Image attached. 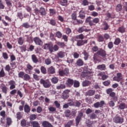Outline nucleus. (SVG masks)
Masks as SVG:
<instances>
[{
	"label": "nucleus",
	"mask_w": 127,
	"mask_h": 127,
	"mask_svg": "<svg viewBox=\"0 0 127 127\" xmlns=\"http://www.w3.org/2000/svg\"><path fill=\"white\" fill-rule=\"evenodd\" d=\"M123 80V74L122 73L118 72L117 73V75L113 77V81H116V82H120Z\"/></svg>",
	"instance_id": "9"
},
{
	"label": "nucleus",
	"mask_w": 127,
	"mask_h": 127,
	"mask_svg": "<svg viewBox=\"0 0 127 127\" xmlns=\"http://www.w3.org/2000/svg\"><path fill=\"white\" fill-rule=\"evenodd\" d=\"M91 18L92 17L88 16L85 20V23H88L89 26H94L100 22V19L98 17L93 18L92 20H91Z\"/></svg>",
	"instance_id": "1"
},
{
	"label": "nucleus",
	"mask_w": 127,
	"mask_h": 127,
	"mask_svg": "<svg viewBox=\"0 0 127 127\" xmlns=\"http://www.w3.org/2000/svg\"><path fill=\"white\" fill-rule=\"evenodd\" d=\"M73 22L72 23L73 24H74V25H77L78 24H82V23H83L84 22V21H83V20H79V19H75V20H73Z\"/></svg>",
	"instance_id": "23"
},
{
	"label": "nucleus",
	"mask_w": 127,
	"mask_h": 127,
	"mask_svg": "<svg viewBox=\"0 0 127 127\" xmlns=\"http://www.w3.org/2000/svg\"><path fill=\"white\" fill-rule=\"evenodd\" d=\"M65 52L63 51H60V52L58 53L57 55L59 57V58H64L65 57Z\"/></svg>",
	"instance_id": "34"
},
{
	"label": "nucleus",
	"mask_w": 127,
	"mask_h": 127,
	"mask_svg": "<svg viewBox=\"0 0 127 127\" xmlns=\"http://www.w3.org/2000/svg\"><path fill=\"white\" fill-rule=\"evenodd\" d=\"M118 31L120 33H125L126 32V28L124 26H122L119 27Z\"/></svg>",
	"instance_id": "32"
},
{
	"label": "nucleus",
	"mask_w": 127,
	"mask_h": 127,
	"mask_svg": "<svg viewBox=\"0 0 127 127\" xmlns=\"http://www.w3.org/2000/svg\"><path fill=\"white\" fill-rule=\"evenodd\" d=\"M40 84L41 85H43L44 88H50L51 86V82L49 81V80H44L43 78H41L39 81Z\"/></svg>",
	"instance_id": "3"
},
{
	"label": "nucleus",
	"mask_w": 127,
	"mask_h": 127,
	"mask_svg": "<svg viewBox=\"0 0 127 127\" xmlns=\"http://www.w3.org/2000/svg\"><path fill=\"white\" fill-rule=\"evenodd\" d=\"M45 62L46 65H50L52 63L51 59H50V58H48L45 60Z\"/></svg>",
	"instance_id": "60"
},
{
	"label": "nucleus",
	"mask_w": 127,
	"mask_h": 127,
	"mask_svg": "<svg viewBox=\"0 0 127 127\" xmlns=\"http://www.w3.org/2000/svg\"><path fill=\"white\" fill-rule=\"evenodd\" d=\"M48 73L49 74H55V68L53 66H50L48 68Z\"/></svg>",
	"instance_id": "21"
},
{
	"label": "nucleus",
	"mask_w": 127,
	"mask_h": 127,
	"mask_svg": "<svg viewBox=\"0 0 127 127\" xmlns=\"http://www.w3.org/2000/svg\"><path fill=\"white\" fill-rule=\"evenodd\" d=\"M91 120H95L97 118V115L95 113H92L88 116Z\"/></svg>",
	"instance_id": "52"
},
{
	"label": "nucleus",
	"mask_w": 127,
	"mask_h": 127,
	"mask_svg": "<svg viewBox=\"0 0 127 127\" xmlns=\"http://www.w3.org/2000/svg\"><path fill=\"white\" fill-rule=\"evenodd\" d=\"M65 88H66V86L63 84H61L60 85L57 86V90H60V89H65Z\"/></svg>",
	"instance_id": "59"
},
{
	"label": "nucleus",
	"mask_w": 127,
	"mask_h": 127,
	"mask_svg": "<svg viewBox=\"0 0 127 127\" xmlns=\"http://www.w3.org/2000/svg\"><path fill=\"white\" fill-rule=\"evenodd\" d=\"M116 10L117 12L122 11V10H123V5L121 3L117 4L116 7Z\"/></svg>",
	"instance_id": "28"
},
{
	"label": "nucleus",
	"mask_w": 127,
	"mask_h": 127,
	"mask_svg": "<svg viewBox=\"0 0 127 127\" xmlns=\"http://www.w3.org/2000/svg\"><path fill=\"white\" fill-rule=\"evenodd\" d=\"M68 3V0H61L60 1V3L61 5L63 6H67V3Z\"/></svg>",
	"instance_id": "35"
},
{
	"label": "nucleus",
	"mask_w": 127,
	"mask_h": 127,
	"mask_svg": "<svg viewBox=\"0 0 127 127\" xmlns=\"http://www.w3.org/2000/svg\"><path fill=\"white\" fill-rule=\"evenodd\" d=\"M82 117H83V113H79V114L77 115L75 119V126L76 127H78L79 126V124L81 122V120L82 119Z\"/></svg>",
	"instance_id": "10"
},
{
	"label": "nucleus",
	"mask_w": 127,
	"mask_h": 127,
	"mask_svg": "<svg viewBox=\"0 0 127 127\" xmlns=\"http://www.w3.org/2000/svg\"><path fill=\"white\" fill-rule=\"evenodd\" d=\"M97 54L99 56H101L102 58H106L107 56V52L102 48H100L97 52Z\"/></svg>",
	"instance_id": "7"
},
{
	"label": "nucleus",
	"mask_w": 127,
	"mask_h": 127,
	"mask_svg": "<svg viewBox=\"0 0 127 127\" xmlns=\"http://www.w3.org/2000/svg\"><path fill=\"white\" fill-rule=\"evenodd\" d=\"M51 80L53 84H57L59 81V79L57 77H54L51 79Z\"/></svg>",
	"instance_id": "38"
},
{
	"label": "nucleus",
	"mask_w": 127,
	"mask_h": 127,
	"mask_svg": "<svg viewBox=\"0 0 127 127\" xmlns=\"http://www.w3.org/2000/svg\"><path fill=\"white\" fill-rule=\"evenodd\" d=\"M56 36L58 37V38H61L62 37V34L61 33V32L58 31L56 33Z\"/></svg>",
	"instance_id": "63"
},
{
	"label": "nucleus",
	"mask_w": 127,
	"mask_h": 127,
	"mask_svg": "<svg viewBox=\"0 0 127 127\" xmlns=\"http://www.w3.org/2000/svg\"><path fill=\"white\" fill-rule=\"evenodd\" d=\"M49 22L48 23H49V24H51V25H52V26H56V25H57V23H56V20H55V19H51L50 20H49Z\"/></svg>",
	"instance_id": "29"
},
{
	"label": "nucleus",
	"mask_w": 127,
	"mask_h": 127,
	"mask_svg": "<svg viewBox=\"0 0 127 127\" xmlns=\"http://www.w3.org/2000/svg\"><path fill=\"white\" fill-rule=\"evenodd\" d=\"M70 92V90L67 89L66 90H64L62 95V98L63 100H67L68 98H69V93Z\"/></svg>",
	"instance_id": "13"
},
{
	"label": "nucleus",
	"mask_w": 127,
	"mask_h": 127,
	"mask_svg": "<svg viewBox=\"0 0 127 127\" xmlns=\"http://www.w3.org/2000/svg\"><path fill=\"white\" fill-rule=\"evenodd\" d=\"M86 125L87 127H93V121L88 120L86 121Z\"/></svg>",
	"instance_id": "40"
},
{
	"label": "nucleus",
	"mask_w": 127,
	"mask_h": 127,
	"mask_svg": "<svg viewBox=\"0 0 127 127\" xmlns=\"http://www.w3.org/2000/svg\"><path fill=\"white\" fill-rule=\"evenodd\" d=\"M50 15H54L56 14V10L55 9L50 8L49 9Z\"/></svg>",
	"instance_id": "53"
},
{
	"label": "nucleus",
	"mask_w": 127,
	"mask_h": 127,
	"mask_svg": "<svg viewBox=\"0 0 127 127\" xmlns=\"http://www.w3.org/2000/svg\"><path fill=\"white\" fill-rule=\"evenodd\" d=\"M64 115L66 118H69L70 115H71V111L70 110H67L64 112Z\"/></svg>",
	"instance_id": "54"
},
{
	"label": "nucleus",
	"mask_w": 127,
	"mask_h": 127,
	"mask_svg": "<svg viewBox=\"0 0 127 127\" xmlns=\"http://www.w3.org/2000/svg\"><path fill=\"white\" fill-rule=\"evenodd\" d=\"M76 64L77 66H78L79 67H81V66H83V65H84V61H83V60L81 59H79L76 61Z\"/></svg>",
	"instance_id": "24"
},
{
	"label": "nucleus",
	"mask_w": 127,
	"mask_h": 127,
	"mask_svg": "<svg viewBox=\"0 0 127 127\" xmlns=\"http://www.w3.org/2000/svg\"><path fill=\"white\" fill-rule=\"evenodd\" d=\"M97 68L98 70H100L101 71H104L106 69V64H102L98 65Z\"/></svg>",
	"instance_id": "27"
},
{
	"label": "nucleus",
	"mask_w": 127,
	"mask_h": 127,
	"mask_svg": "<svg viewBox=\"0 0 127 127\" xmlns=\"http://www.w3.org/2000/svg\"><path fill=\"white\" fill-rule=\"evenodd\" d=\"M82 54L84 55V60H88V58H89V53L86 52V51H84L82 53Z\"/></svg>",
	"instance_id": "44"
},
{
	"label": "nucleus",
	"mask_w": 127,
	"mask_h": 127,
	"mask_svg": "<svg viewBox=\"0 0 127 127\" xmlns=\"http://www.w3.org/2000/svg\"><path fill=\"white\" fill-rule=\"evenodd\" d=\"M73 87L74 88H79V87H80V82L77 80H74L73 82Z\"/></svg>",
	"instance_id": "45"
},
{
	"label": "nucleus",
	"mask_w": 127,
	"mask_h": 127,
	"mask_svg": "<svg viewBox=\"0 0 127 127\" xmlns=\"http://www.w3.org/2000/svg\"><path fill=\"white\" fill-rule=\"evenodd\" d=\"M22 27H24L25 28H29L30 27V25L28 24L27 22H25L23 23L22 25Z\"/></svg>",
	"instance_id": "57"
},
{
	"label": "nucleus",
	"mask_w": 127,
	"mask_h": 127,
	"mask_svg": "<svg viewBox=\"0 0 127 127\" xmlns=\"http://www.w3.org/2000/svg\"><path fill=\"white\" fill-rule=\"evenodd\" d=\"M57 44L58 46H60L61 48H64V47L66 46V45H65V43L64 42H57Z\"/></svg>",
	"instance_id": "43"
},
{
	"label": "nucleus",
	"mask_w": 127,
	"mask_h": 127,
	"mask_svg": "<svg viewBox=\"0 0 127 127\" xmlns=\"http://www.w3.org/2000/svg\"><path fill=\"white\" fill-rule=\"evenodd\" d=\"M41 72L42 73V74H45L47 73L46 70V68L45 67L42 66L40 68Z\"/></svg>",
	"instance_id": "50"
},
{
	"label": "nucleus",
	"mask_w": 127,
	"mask_h": 127,
	"mask_svg": "<svg viewBox=\"0 0 127 127\" xmlns=\"http://www.w3.org/2000/svg\"><path fill=\"white\" fill-rule=\"evenodd\" d=\"M43 127H53V126L47 121H44L42 124Z\"/></svg>",
	"instance_id": "20"
},
{
	"label": "nucleus",
	"mask_w": 127,
	"mask_h": 127,
	"mask_svg": "<svg viewBox=\"0 0 127 127\" xmlns=\"http://www.w3.org/2000/svg\"><path fill=\"white\" fill-rule=\"evenodd\" d=\"M105 40L104 37L102 35H99L98 37V42H103Z\"/></svg>",
	"instance_id": "48"
},
{
	"label": "nucleus",
	"mask_w": 127,
	"mask_h": 127,
	"mask_svg": "<svg viewBox=\"0 0 127 127\" xmlns=\"http://www.w3.org/2000/svg\"><path fill=\"white\" fill-rule=\"evenodd\" d=\"M34 41L36 45L42 46L43 45V42L38 37H36L34 38Z\"/></svg>",
	"instance_id": "12"
},
{
	"label": "nucleus",
	"mask_w": 127,
	"mask_h": 127,
	"mask_svg": "<svg viewBox=\"0 0 127 127\" xmlns=\"http://www.w3.org/2000/svg\"><path fill=\"white\" fill-rule=\"evenodd\" d=\"M24 110L25 113H26V114H29V113H30V107H29V105H25L24 107Z\"/></svg>",
	"instance_id": "26"
},
{
	"label": "nucleus",
	"mask_w": 127,
	"mask_h": 127,
	"mask_svg": "<svg viewBox=\"0 0 127 127\" xmlns=\"http://www.w3.org/2000/svg\"><path fill=\"white\" fill-rule=\"evenodd\" d=\"M59 74L61 77H64V76H68L69 74V68L66 67L64 69L59 70Z\"/></svg>",
	"instance_id": "6"
},
{
	"label": "nucleus",
	"mask_w": 127,
	"mask_h": 127,
	"mask_svg": "<svg viewBox=\"0 0 127 127\" xmlns=\"http://www.w3.org/2000/svg\"><path fill=\"white\" fill-rule=\"evenodd\" d=\"M81 104H82V101H76L74 103L75 106L78 108L81 106Z\"/></svg>",
	"instance_id": "56"
},
{
	"label": "nucleus",
	"mask_w": 127,
	"mask_h": 127,
	"mask_svg": "<svg viewBox=\"0 0 127 127\" xmlns=\"http://www.w3.org/2000/svg\"><path fill=\"white\" fill-rule=\"evenodd\" d=\"M5 76V72L3 70V68H1V70L0 71V78H3Z\"/></svg>",
	"instance_id": "49"
},
{
	"label": "nucleus",
	"mask_w": 127,
	"mask_h": 127,
	"mask_svg": "<svg viewBox=\"0 0 127 127\" xmlns=\"http://www.w3.org/2000/svg\"><path fill=\"white\" fill-rule=\"evenodd\" d=\"M73 123H74V120H69V121H68L67 124H66L64 125V127H71V126L73 125Z\"/></svg>",
	"instance_id": "36"
},
{
	"label": "nucleus",
	"mask_w": 127,
	"mask_h": 127,
	"mask_svg": "<svg viewBox=\"0 0 127 127\" xmlns=\"http://www.w3.org/2000/svg\"><path fill=\"white\" fill-rule=\"evenodd\" d=\"M109 28H110V25H109L107 22L104 21L102 24V29L103 30H108Z\"/></svg>",
	"instance_id": "16"
},
{
	"label": "nucleus",
	"mask_w": 127,
	"mask_h": 127,
	"mask_svg": "<svg viewBox=\"0 0 127 127\" xmlns=\"http://www.w3.org/2000/svg\"><path fill=\"white\" fill-rule=\"evenodd\" d=\"M71 19L72 20H75V19H77V13L76 12H73L71 14Z\"/></svg>",
	"instance_id": "58"
},
{
	"label": "nucleus",
	"mask_w": 127,
	"mask_h": 127,
	"mask_svg": "<svg viewBox=\"0 0 127 127\" xmlns=\"http://www.w3.org/2000/svg\"><path fill=\"white\" fill-rule=\"evenodd\" d=\"M6 124L7 127L11 126V124H12V119H11L10 117H7L6 119Z\"/></svg>",
	"instance_id": "25"
},
{
	"label": "nucleus",
	"mask_w": 127,
	"mask_h": 127,
	"mask_svg": "<svg viewBox=\"0 0 127 127\" xmlns=\"http://www.w3.org/2000/svg\"><path fill=\"white\" fill-rule=\"evenodd\" d=\"M23 79L24 81H29L30 80V75L27 73H25Z\"/></svg>",
	"instance_id": "41"
},
{
	"label": "nucleus",
	"mask_w": 127,
	"mask_h": 127,
	"mask_svg": "<svg viewBox=\"0 0 127 127\" xmlns=\"http://www.w3.org/2000/svg\"><path fill=\"white\" fill-rule=\"evenodd\" d=\"M34 10L36 15H39V14L42 15V16L46 15V11L45 10V8L43 7H40V9H38V8H36Z\"/></svg>",
	"instance_id": "2"
},
{
	"label": "nucleus",
	"mask_w": 127,
	"mask_h": 127,
	"mask_svg": "<svg viewBox=\"0 0 127 127\" xmlns=\"http://www.w3.org/2000/svg\"><path fill=\"white\" fill-rule=\"evenodd\" d=\"M71 41H73V42H74V41H76L77 42V44L76 45L77 46H83V45H84V44H86L87 43H88V40H77V39H74V38H71Z\"/></svg>",
	"instance_id": "4"
},
{
	"label": "nucleus",
	"mask_w": 127,
	"mask_h": 127,
	"mask_svg": "<svg viewBox=\"0 0 127 127\" xmlns=\"http://www.w3.org/2000/svg\"><path fill=\"white\" fill-rule=\"evenodd\" d=\"M118 109L120 110H125V109H127V105H126V103L124 102L120 103L118 106Z\"/></svg>",
	"instance_id": "30"
},
{
	"label": "nucleus",
	"mask_w": 127,
	"mask_h": 127,
	"mask_svg": "<svg viewBox=\"0 0 127 127\" xmlns=\"http://www.w3.org/2000/svg\"><path fill=\"white\" fill-rule=\"evenodd\" d=\"M105 105V101L102 100L100 102H97L93 104L94 108L98 109V108H103Z\"/></svg>",
	"instance_id": "11"
},
{
	"label": "nucleus",
	"mask_w": 127,
	"mask_h": 127,
	"mask_svg": "<svg viewBox=\"0 0 127 127\" xmlns=\"http://www.w3.org/2000/svg\"><path fill=\"white\" fill-rule=\"evenodd\" d=\"M30 124L29 122H27L26 120L25 119H23L22 121H21V126L23 127H25L26 126H29Z\"/></svg>",
	"instance_id": "22"
},
{
	"label": "nucleus",
	"mask_w": 127,
	"mask_h": 127,
	"mask_svg": "<svg viewBox=\"0 0 127 127\" xmlns=\"http://www.w3.org/2000/svg\"><path fill=\"white\" fill-rule=\"evenodd\" d=\"M121 41H122L120 38H117L115 40L114 44H115V45H119L121 43Z\"/></svg>",
	"instance_id": "42"
},
{
	"label": "nucleus",
	"mask_w": 127,
	"mask_h": 127,
	"mask_svg": "<svg viewBox=\"0 0 127 127\" xmlns=\"http://www.w3.org/2000/svg\"><path fill=\"white\" fill-rule=\"evenodd\" d=\"M26 68L25 69V72H26V73H28V74H30L31 71L33 70V66L29 64H26Z\"/></svg>",
	"instance_id": "14"
},
{
	"label": "nucleus",
	"mask_w": 127,
	"mask_h": 127,
	"mask_svg": "<svg viewBox=\"0 0 127 127\" xmlns=\"http://www.w3.org/2000/svg\"><path fill=\"white\" fill-rule=\"evenodd\" d=\"M25 74V73L24 72V71H20L18 73V76L19 78H21V79H23Z\"/></svg>",
	"instance_id": "51"
},
{
	"label": "nucleus",
	"mask_w": 127,
	"mask_h": 127,
	"mask_svg": "<svg viewBox=\"0 0 127 127\" xmlns=\"http://www.w3.org/2000/svg\"><path fill=\"white\" fill-rule=\"evenodd\" d=\"M77 31L78 33H82L84 32V31L85 32H89V31H90V29H88L86 28V26H82V27H79Z\"/></svg>",
	"instance_id": "15"
},
{
	"label": "nucleus",
	"mask_w": 127,
	"mask_h": 127,
	"mask_svg": "<svg viewBox=\"0 0 127 127\" xmlns=\"http://www.w3.org/2000/svg\"><path fill=\"white\" fill-rule=\"evenodd\" d=\"M89 85H91V81L85 80L82 82V86L83 87H88Z\"/></svg>",
	"instance_id": "33"
},
{
	"label": "nucleus",
	"mask_w": 127,
	"mask_h": 127,
	"mask_svg": "<svg viewBox=\"0 0 127 127\" xmlns=\"http://www.w3.org/2000/svg\"><path fill=\"white\" fill-rule=\"evenodd\" d=\"M95 93H96L95 90L90 89L86 92V96H94L95 95Z\"/></svg>",
	"instance_id": "19"
},
{
	"label": "nucleus",
	"mask_w": 127,
	"mask_h": 127,
	"mask_svg": "<svg viewBox=\"0 0 127 127\" xmlns=\"http://www.w3.org/2000/svg\"><path fill=\"white\" fill-rule=\"evenodd\" d=\"M25 36L27 37V42H29V43L32 42V37L28 36L27 35H26Z\"/></svg>",
	"instance_id": "62"
},
{
	"label": "nucleus",
	"mask_w": 127,
	"mask_h": 127,
	"mask_svg": "<svg viewBox=\"0 0 127 127\" xmlns=\"http://www.w3.org/2000/svg\"><path fill=\"white\" fill-rule=\"evenodd\" d=\"M6 4L8 7L10 8L12 6V1L10 0H5Z\"/></svg>",
	"instance_id": "37"
},
{
	"label": "nucleus",
	"mask_w": 127,
	"mask_h": 127,
	"mask_svg": "<svg viewBox=\"0 0 127 127\" xmlns=\"http://www.w3.org/2000/svg\"><path fill=\"white\" fill-rule=\"evenodd\" d=\"M23 42H24V41L22 37L19 38V39H18V44H19V45H22V44H23Z\"/></svg>",
	"instance_id": "61"
},
{
	"label": "nucleus",
	"mask_w": 127,
	"mask_h": 127,
	"mask_svg": "<svg viewBox=\"0 0 127 127\" xmlns=\"http://www.w3.org/2000/svg\"><path fill=\"white\" fill-rule=\"evenodd\" d=\"M78 17H80L81 19H84L86 17L85 11L81 10L79 11Z\"/></svg>",
	"instance_id": "17"
},
{
	"label": "nucleus",
	"mask_w": 127,
	"mask_h": 127,
	"mask_svg": "<svg viewBox=\"0 0 127 127\" xmlns=\"http://www.w3.org/2000/svg\"><path fill=\"white\" fill-rule=\"evenodd\" d=\"M31 58L33 63H35V64H37V63H38V59L37 58V57H36L35 55H32Z\"/></svg>",
	"instance_id": "31"
},
{
	"label": "nucleus",
	"mask_w": 127,
	"mask_h": 127,
	"mask_svg": "<svg viewBox=\"0 0 127 127\" xmlns=\"http://www.w3.org/2000/svg\"><path fill=\"white\" fill-rule=\"evenodd\" d=\"M113 122L115 124H123L124 123V118L120 116L116 115L113 118Z\"/></svg>",
	"instance_id": "5"
},
{
	"label": "nucleus",
	"mask_w": 127,
	"mask_h": 127,
	"mask_svg": "<svg viewBox=\"0 0 127 127\" xmlns=\"http://www.w3.org/2000/svg\"><path fill=\"white\" fill-rule=\"evenodd\" d=\"M74 80L71 78H68L67 80L66 85L68 86V87H72V86H73L74 84Z\"/></svg>",
	"instance_id": "18"
},
{
	"label": "nucleus",
	"mask_w": 127,
	"mask_h": 127,
	"mask_svg": "<svg viewBox=\"0 0 127 127\" xmlns=\"http://www.w3.org/2000/svg\"><path fill=\"white\" fill-rule=\"evenodd\" d=\"M67 102H68L67 104L70 107L75 106V102L74 101H73V100L72 99H68Z\"/></svg>",
	"instance_id": "46"
},
{
	"label": "nucleus",
	"mask_w": 127,
	"mask_h": 127,
	"mask_svg": "<svg viewBox=\"0 0 127 127\" xmlns=\"http://www.w3.org/2000/svg\"><path fill=\"white\" fill-rule=\"evenodd\" d=\"M48 50L50 52H53V45L52 44H50L48 46Z\"/></svg>",
	"instance_id": "64"
},
{
	"label": "nucleus",
	"mask_w": 127,
	"mask_h": 127,
	"mask_svg": "<svg viewBox=\"0 0 127 127\" xmlns=\"http://www.w3.org/2000/svg\"><path fill=\"white\" fill-rule=\"evenodd\" d=\"M33 127H40L39 123L37 121H33L31 123Z\"/></svg>",
	"instance_id": "39"
},
{
	"label": "nucleus",
	"mask_w": 127,
	"mask_h": 127,
	"mask_svg": "<svg viewBox=\"0 0 127 127\" xmlns=\"http://www.w3.org/2000/svg\"><path fill=\"white\" fill-rule=\"evenodd\" d=\"M30 121H34V120L36 119V115L35 114H31L30 115Z\"/></svg>",
	"instance_id": "55"
},
{
	"label": "nucleus",
	"mask_w": 127,
	"mask_h": 127,
	"mask_svg": "<svg viewBox=\"0 0 127 127\" xmlns=\"http://www.w3.org/2000/svg\"><path fill=\"white\" fill-rule=\"evenodd\" d=\"M81 5L87 6L89 5V1L88 0H83L81 3Z\"/></svg>",
	"instance_id": "47"
},
{
	"label": "nucleus",
	"mask_w": 127,
	"mask_h": 127,
	"mask_svg": "<svg viewBox=\"0 0 127 127\" xmlns=\"http://www.w3.org/2000/svg\"><path fill=\"white\" fill-rule=\"evenodd\" d=\"M90 75V72L88 71V66H85L83 68V71L81 73V76L82 78L88 77Z\"/></svg>",
	"instance_id": "8"
}]
</instances>
